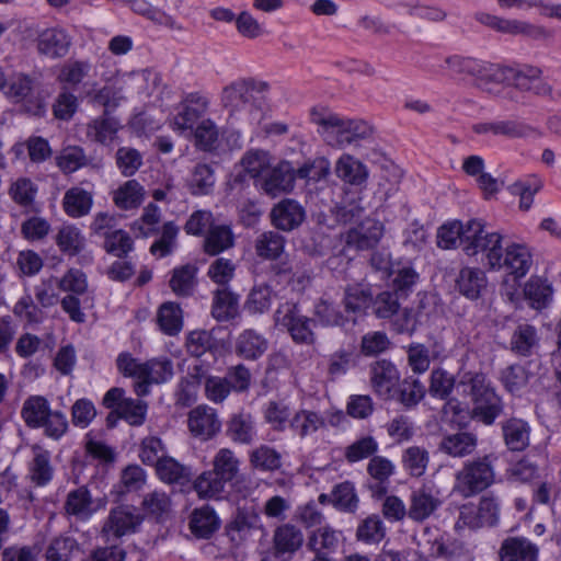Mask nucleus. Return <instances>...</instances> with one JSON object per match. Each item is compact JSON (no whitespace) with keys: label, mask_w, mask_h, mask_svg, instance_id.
I'll return each instance as SVG.
<instances>
[{"label":"nucleus","mask_w":561,"mask_h":561,"mask_svg":"<svg viewBox=\"0 0 561 561\" xmlns=\"http://www.w3.org/2000/svg\"><path fill=\"white\" fill-rule=\"evenodd\" d=\"M268 83L253 78H238L225 85L220 103L229 118L243 126H257L265 116L262 101L255 94H264Z\"/></svg>","instance_id":"f257e3e1"},{"label":"nucleus","mask_w":561,"mask_h":561,"mask_svg":"<svg viewBox=\"0 0 561 561\" xmlns=\"http://www.w3.org/2000/svg\"><path fill=\"white\" fill-rule=\"evenodd\" d=\"M309 116L319 136L333 149L358 146L373 135V128L366 122L342 116L327 106H313Z\"/></svg>","instance_id":"f03ea898"},{"label":"nucleus","mask_w":561,"mask_h":561,"mask_svg":"<svg viewBox=\"0 0 561 561\" xmlns=\"http://www.w3.org/2000/svg\"><path fill=\"white\" fill-rule=\"evenodd\" d=\"M490 90L493 96L515 100V92L548 96L552 88L542 80V70L536 66L520 64L506 66L494 64Z\"/></svg>","instance_id":"7ed1b4c3"},{"label":"nucleus","mask_w":561,"mask_h":561,"mask_svg":"<svg viewBox=\"0 0 561 561\" xmlns=\"http://www.w3.org/2000/svg\"><path fill=\"white\" fill-rule=\"evenodd\" d=\"M116 365L123 376L136 380L134 391L138 397L148 396L150 386L165 383L174 375L173 363L168 357L140 362L129 353H121L117 356Z\"/></svg>","instance_id":"20e7f679"},{"label":"nucleus","mask_w":561,"mask_h":561,"mask_svg":"<svg viewBox=\"0 0 561 561\" xmlns=\"http://www.w3.org/2000/svg\"><path fill=\"white\" fill-rule=\"evenodd\" d=\"M493 455H484L466 461L455 473L454 492L462 497H471L493 484L495 471Z\"/></svg>","instance_id":"39448f33"},{"label":"nucleus","mask_w":561,"mask_h":561,"mask_svg":"<svg viewBox=\"0 0 561 561\" xmlns=\"http://www.w3.org/2000/svg\"><path fill=\"white\" fill-rule=\"evenodd\" d=\"M460 386L471 397L476 417L491 425L502 413L503 405L486 377L483 374L467 375Z\"/></svg>","instance_id":"423d86ee"},{"label":"nucleus","mask_w":561,"mask_h":561,"mask_svg":"<svg viewBox=\"0 0 561 561\" xmlns=\"http://www.w3.org/2000/svg\"><path fill=\"white\" fill-rule=\"evenodd\" d=\"M276 325L284 328L297 344H313L316 335L312 331L313 319L301 313L299 306L293 301L280 304L275 313Z\"/></svg>","instance_id":"0eeeda50"},{"label":"nucleus","mask_w":561,"mask_h":561,"mask_svg":"<svg viewBox=\"0 0 561 561\" xmlns=\"http://www.w3.org/2000/svg\"><path fill=\"white\" fill-rule=\"evenodd\" d=\"M493 62L480 60L469 56L450 55L444 58L440 69L450 77L469 76L474 84L488 93L493 71Z\"/></svg>","instance_id":"6e6552de"},{"label":"nucleus","mask_w":561,"mask_h":561,"mask_svg":"<svg viewBox=\"0 0 561 561\" xmlns=\"http://www.w3.org/2000/svg\"><path fill=\"white\" fill-rule=\"evenodd\" d=\"M500 499L494 493L488 492L480 497L477 506L463 505L460 508L456 528L469 527L478 529L493 527L500 520Z\"/></svg>","instance_id":"1a4fd4ad"},{"label":"nucleus","mask_w":561,"mask_h":561,"mask_svg":"<svg viewBox=\"0 0 561 561\" xmlns=\"http://www.w3.org/2000/svg\"><path fill=\"white\" fill-rule=\"evenodd\" d=\"M209 99L199 92L187 93L175 107L170 127L180 134L193 131L209 108Z\"/></svg>","instance_id":"9d476101"},{"label":"nucleus","mask_w":561,"mask_h":561,"mask_svg":"<svg viewBox=\"0 0 561 561\" xmlns=\"http://www.w3.org/2000/svg\"><path fill=\"white\" fill-rule=\"evenodd\" d=\"M141 516L130 505H118L111 508L107 518L102 527V536L106 541L119 539L123 536L133 534L141 524Z\"/></svg>","instance_id":"9b49d317"},{"label":"nucleus","mask_w":561,"mask_h":561,"mask_svg":"<svg viewBox=\"0 0 561 561\" xmlns=\"http://www.w3.org/2000/svg\"><path fill=\"white\" fill-rule=\"evenodd\" d=\"M187 427L194 438L206 442L220 432L221 421L215 409L201 404L188 412Z\"/></svg>","instance_id":"f8f14e48"},{"label":"nucleus","mask_w":561,"mask_h":561,"mask_svg":"<svg viewBox=\"0 0 561 561\" xmlns=\"http://www.w3.org/2000/svg\"><path fill=\"white\" fill-rule=\"evenodd\" d=\"M35 43L36 50L41 56L60 59L69 53L72 38L66 30L55 26L41 31Z\"/></svg>","instance_id":"ddd939ff"},{"label":"nucleus","mask_w":561,"mask_h":561,"mask_svg":"<svg viewBox=\"0 0 561 561\" xmlns=\"http://www.w3.org/2000/svg\"><path fill=\"white\" fill-rule=\"evenodd\" d=\"M296 171L289 161H282L259 180L260 188L268 196L276 197L294 188Z\"/></svg>","instance_id":"4468645a"},{"label":"nucleus","mask_w":561,"mask_h":561,"mask_svg":"<svg viewBox=\"0 0 561 561\" xmlns=\"http://www.w3.org/2000/svg\"><path fill=\"white\" fill-rule=\"evenodd\" d=\"M440 505L438 491L433 486L423 484L411 491L408 517L413 522L422 523L432 516Z\"/></svg>","instance_id":"2eb2a0df"},{"label":"nucleus","mask_w":561,"mask_h":561,"mask_svg":"<svg viewBox=\"0 0 561 561\" xmlns=\"http://www.w3.org/2000/svg\"><path fill=\"white\" fill-rule=\"evenodd\" d=\"M98 510L99 504L85 485L69 491L64 503L65 515L77 522H87Z\"/></svg>","instance_id":"dca6fc26"},{"label":"nucleus","mask_w":561,"mask_h":561,"mask_svg":"<svg viewBox=\"0 0 561 561\" xmlns=\"http://www.w3.org/2000/svg\"><path fill=\"white\" fill-rule=\"evenodd\" d=\"M400 375L396 366L386 359L377 360L370 366V383L374 391L382 399L393 398Z\"/></svg>","instance_id":"f3484780"},{"label":"nucleus","mask_w":561,"mask_h":561,"mask_svg":"<svg viewBox=\"0 0 561 561\" xmlns=\"http://www.w3.org/2000/svg\"><path fill=\"white\" fill-rule=\"evenodd\" d=\"M473 130L477 134H492L493 136H503L508 139L541 135L536 127L513 119L479 123L473 126Z\"/></svg>","instance_id":"a211bd4d"},{"label":"nucleus","mask_w":561,"mask_h":561,"mask_svg":"<svg viewBox=\"0 0 561 561\" xmlns=\"http://www.w3.org/2000/svg\"><path fill=\"white\" fill-rule=\"evenodd\" d=\"M334 173L343 183L356 187L365 185L369 176L367 165L350 153H343L337 158Z\"/></svg>","instance_id":"6ab92c4d"},{"label":"nucleus","mask_w":561,"mask_h":561,"mask_svg":"<svg viewBox=\"0 0 561 561\" xmlns=\"http://www.w3.org/2000/svg\"><path fill=\"white\" fill-rule=\"evenodd\" d=\"M383 234V225L366 219L346 233V243L357 250H368L378 244Z\"/></svg>","instance_id":"aec40b11"},{"label":"nucleus","mask_w":561,"mask_h":561,"mask_svg":"<svg viewBox=\"0 0 561 561\" xmlns=\"http://www.w3.org/2000/svg\"><path fill=\"white\" fill-rule=\"evenodd\" d=\"M273 225L284 231H290L301 225L305 210L294 199H284L275 205L271 211Z\"/></svg>","instance_id":"412c9836"},{"label":"nucleus","mask_w":561,"mask_h":561,"mask_svg":"<svg viewBox=\"0 0 561 561\" xmlns=\"http://www.w3.org/2000/svg\"><path fill=\"white\" fill-rule=\"evenodd\" d=\"M539 549L525 537H508L500 549L501 561H537Z\"/></svg>","instance_id":"4be33fe9"},{"label":"nucleus","mask_w":561,"mask_h":561,"mask_svg":"<svg viewBox=\"0 0 561 561\" xmlns=\"http://www.w3.org/2000/svg\"><path fill=\"white\" fill-rule=\"evenodd\" d=\"M121 128L122 125L117 118L103 114L88 123L87 137L91 141L108 146L116 139Z\"/></svg>","instance_id":"5701e85b"},{"label":"nucleus","mask_w":561,"mask_h":561,"mask_svg":"<svg viewBox=\"0 0 561 561\" xmlns=\"http://www.w3.org/2000/svg\"><path fill=\"white\" fill-rule=\"evenodd\" d=\"M486 284L485 273L479 267H462L456 278V288L469 299H478Z\"/></svg>","instance_id":"b1692460"},{"label":"nucleus","mask_w":561,"mask_h":561,"mask_svg":"<svg viewBox=\"0 0 561 561\" xmlns=\"http://www.w3.org/2000/svg\"><path fill=\"white\" fill-rule=\"evenodd\" d=\"M492 30L502 34L513 36L522 35L533 39L546 38L550 35L543 26L535 25L526 21L505 19L502 16H496Z\"/></svg>","instance_id":"393cba45"},{"label":"nucleus","mask_w":561,"mask_h":561,"mask_svg":"<svg viewBox=\"0 0 561 561\" xmlns=\"http://www.w3.org/2000/svg\"><path fill=\"white\" fill-rule=\"evenodd\" d=\"M305 537L300 528L291 524H283L275 528L273 534L274 554L296 552L304 543Z\"/></svg>","instance_id":"a878e982"},{"label":"nucleus","mask_w":561,"mask_h":561,"mask_svg":"<svg viewBox=\"0 0 561 561\" xmlns=\"http://www.w3.org/2000/svg\"><path fill=\"white\" fill-rule=\"evenodd\" d=\"M478 445V438L469 432H459L446 435L439 443V450L455 458H463L471 455Z\"/></svg>","instance_id":"bb28decb"},{"label":"nucleus","mask_w":561,"mask_h":561,"mask_svg":"<svg viewBox=\"0 0 561 561\" xmlns=\"http://www.w3.org/2000/svg\"><path fill=\"white\" fill-rule=\"evenodd\" d=\"M342 302L345 314L355 318L356 322L357 318L365 314L371 305L373 296L368 289L359 285H348L344 289Z\"/></svg>","instance_id":"cd10ccee"},{"label":"nucleus","mask_w":561,"mask_h":561,"mask_svg":"<svg viewBox=\"0 0 561 561\" xmlns=\"http://www.w3.org/2000/svg\"><path fill=\"white\" fill-rule=\"evenodd\" d=\"M324 426V417L320 413L307 409L297 411L289 421V428L301 439L312 436Z\"/></svg>","instance_id":"c85d7f7f"},{"label":"nucleus","mask_w":561,"mask_h":561,"mask_svg":"<svg viewBox=\"0 0 561 561\" xmlns=\"http://www.w3.org/2000/svg\"><path fill=\"white\" fill-rule=\"evenodd\" d=\"M157 476L168 484L184 486L191 482V468L182 465L172 457L165 456L156 466Z\"/></svg>","instance_id":"c756f323"},{"label":"nucleus","mask_w":561,"mask_h":561,"mask_svg":"<svg viewBox=\"0 0 561 561\" xmlns=\"http://www.w3.org/2000/svg\"><path fill=\"white\" fill-rule=\"evenodd\" d=\"M227 434L234 443L252 444L256 437L253 416L245 412L233 414L227 424Z\"/></svg>","instance_id":"7c9ffc66"},{"label":"nucleus","mask_w":561,"mask_h":561,"mask_svg":"<svg viewBox=\"0 0 561 561\" xmlns=\"http://www.w3.org/2000/svg\"><path fill=\"white\" fill-rule=\"evenodd\" d=\"M113 202L122 210L138 208L146 195L145 187L136 180H128L112 193Z\"/></svg>","instance_id":"2f4dec72"},{"label":"nucleus","mask_w":561,"mask_h":561,"mask_svg":"<svg viewBox=\"0 0 561 561\" xmlns=\"http://www.w3.org/2000/svg\"><path fill=\"white\" fill-rule=\"evenodd\" d=\"M268 342L253 329H247L236 341V353L245 359H256L267 350Z\"/></svg>","instance_id":"473e14b6"},{"label":"nucleus","mask_w":561,"mask_h":561,"mask_svg":"<svg viewBox=\"0 0 561 561\" xmlns=\"http://www.w3.org/2000/svg\"><path fill=\"white\" fill-rule=\"evenodd\" d=\"M314 321L323 327H345L355 324V318L348 317L332 301L321 298L314 304Z\"/></svg>","instance_id":"72a5a7b5"},{"label":"nucleus","mask_w":561,"mask_h":561,"mask_svg":"<svg viewBox=\"0 0 561 561\" xmlns=\"http://www.w3.org/2000/svg\"><path fill=\"white\" fill-rule=\"evenodd\" d=\"M505 445L510 450L522 451L529 445L530 427L520 419H510L502 424Z\"/></svg>","instance_id":"f704fd0d"},{"label":"nucleus","mask_w":561,"mask_h":561,"mask_svg":"<svg viewBox=\"0 0 561 561\" xmlns=\"http://www.w3.org/2000/svg\"><path fill=\"white\" fill-rule=\"evenodd\" d=\"M227 482L211 469L202 472L193 482V489L202 500H220L226 492Z\"/></svg>","instance_id":"c9c22d12"},{"label":"nucleus","mask_w":561,"mask_h":561,"mask_svg":"<svg viewBox=\"0 0 561 561\" xmlns=\"http://www.w3.org/2000/svg\"><path fill=\"white\" fill-rule=\"evenodd\" d=\"M531 265V255L519 244H512L503 250L501 268L505 267L515 277H523Z\"/></svg>","instance_id":"e433bc0d"},{"label":"nucleus","mask_w":561,"mask_h":561,"mask_svg":"<svg viewBox=\"0 0 561 561\" xmlns=\"http://www.w3.org/2000/svg\"><path fill=\"white\" fill-rule=\"evenodd\" d=\"M92 205V193L81 187H71L64 195L62 207L69 217L80 218L88 215Z\"/></svg>","instance_id":"4c0bfd02"},{"label":"nucleus","mask_w":561,"mask_h":561,"mask_svg":"<svg viewBox=\"0 0 561 561\" xmlns=\"http://www.w3.org/2000/svg\"><path fill=\"white\" fill-rule=\"evenodd\" d=\"M28 474L31 481L37 486H44L51 481L54 469L47 450L38 446L33 447V459L28 465Z\"/></svg>","instance_id":"58836bf2"},{"label":"nucleus","mask_w":561,"mask_h":561,"mask_svg":"<svg viewBox=\"0 0 561 561\" xmlns=\"http://www.w3.org/2000/svg\"><path fill=\"white\" fill-rule=\"evenodd\" d=\"M492 232L493 231L485 229V224L481 219H470L466 221L462 237V251L465 254L468 256H477L479 249H481V245Z\"/></svg>","instance_id":"ea45409f"},{"label":"nucleus","mask_w":561,"mask_h":561,"mask_svg":"<svg viewBox=\"0 0 561 561\" xmlns=\"http://www.w3.org/2000/svg\"><path fill=\"white\" fill-rule=\"evenodd\" d=\"M219 527V520L215 511L208 506L195 508L190 519L191 531L201 538L210 537Z\"/></svg>","instance_id":"a19ab883"},{"label":"nucleus","mask_w":561,"mask_h":561,"mask_svg":"<svg viewBox=\"0 0 561 561\" xmlns=\"http://www.w3.org/2000/svg\"><path fill=\"white\" fill-rule=\"evenodd\" d=\"M157 322L164 334L169 336L178 335L183 328L182 309L172 301L162 304L157 313Z\"/></svg>","instance_id":"79ce46f5"},{"label":"nucleus","mask_w":561,"mask_h":561,"mask_svg":"<svg viewBox=\"0 0 561 561\" xmlns=\"http://www.w3.org/2000/svg\"><path fill=\"white\" fill-rule=\"evenodd\" d=\"M185 348L191 356L201 357L206 353L216 352L218 343L211 331L197 329L186 334Z\"/></svg>","instance_id":"37998d69"},{"label":"nucleus","mask_w":561,"mask_h":561,"mask_svg":"<svg viewBox=\"0 0 561 561\" xmlns=\"http://www.w3.org/2000/svg\"><path fill=\"white\" fill-rule=\"evenodd\" d=\"M49 412V403L44 397L32 396L24 401L21 416L28 427L38 428L44 424Z\"/></svg>","instance_id":"c03bdc74"},{"label":"nucleus","mask_w":561,"mask_h":561,"mask_svg":"<svg viewBox=\"0 0 561 561\" xmlns=\"http://www.w3.org/2000/svg\"><path fill=\"white\" fill-rule=\"evenodd\" d=\"M213 471L227 483L237 479L240 470V460L233 450L220 448L213 458Z\"/></svg>","instance_id":"a18cd8bd"},{"label":"nucleus","mask_w":561,"mask_h":561,"mask_svg":"<svg viewBox=\"0 0 561 561\" xmlns=\"http://www.w3.org/2000/svg\"><path fill=\"white\" fill-rule=\"evenodd\" d=\"M391 277V286L400 296H408L417 284L420 275L410 264L397 263L388 273Z\"/></svg>","instance_id":"49530a36"},{"label":"nucleus","mask_w":561,"mask_h":561,"mask_svg":"<svg viewBox=\"0 0 561 561\" xmlns=\"http://www.w3.org/2000/svg\"><path fill=\"white\" fill-rule=\"evenodd\" d=\"M59 250L67 255L78 254L85 245V238L75 225H64L55 237Z\"/></svg>","instance_id":"de8ad7c7"},{"label":"nucleus","mask_w":561,"mask_h":561,"mask_svg":"<svg viewBox=\"0 0 561 561\" xmlns=\"http://www.w3.org/2000/svg\"><path fill=\"white\" fill-rule=\"evenodd\" d=\"M538 343L539 336L536 328L529 324H519L512 335L511 350L519 356H529Z\"/></svg>","instance_id":"09e8293b"},{"label":"nucleus","mask_w":561,"mask_h":561,"mask_svg":"<svg viewBox=\"0 0 561 561\" xmlns=\"http://www.w3.org/2000/svg\"><path fill=\"white\" fill-rule=\"evenodd\" d=\"M240 163L244 172L256 180L257 185L259 180L264 176L271 167V158L265 150L251 149L243 154Z\"/></svg>","instance_id":"8fccbe9b"},{"label":"nucleus","mask_w":561,"mask_h":561,"mask_svg":"<svg viewBox=\"0 0 561 561\" xmlns=\"http://www.w3.org/2000/svg\"><path fill=\"white\" fill-rule=\"evenodd\" d=\"M13 314L26 327L39 324L45 319V312L38 307L30 294L21 296L12 308Z\"/></svg>","instance_id":"3c124183"},{"label":"nucleus","mask_w":561,"mask_h":561,"mask_svg":"<svg viewBox=\"0 0 561 561\" xmlns=\"http://www.w3.org/2000/svg\"><path fill=\"white\" fill-rule=\"evenodd\" d=\"M234 238L228 226H213L204 241L205 252L217 255L233 245Z\"/></svg>","instance_id":"603ef678"},{"label":"nucleus","mask_w":561,"mask_h":561,"mask_svg":"<svg viewBox=\"0 0 561 561\" xmlns=\"http://www.w3.org/2000/svg\"><path fill=\"white\" fill-rule=\"evenodd\" d=\"M428 451L420 446H410L402 454L403 469L412 477H422L428 466Z\"/></svg>","instance_id":"864d4df0"},{"label":"nucleus","mask_w":561,"mask_h":561,"mask_svg":"<svg viewBox=\"0 0 561 561\" xmlns=\"http://www.w3.org/2000/svg\"><path fill=\"white\" fill-rule=\"evenodd\" d=\"M238 313V299L227 289L215 291L211 314L217 321H228Z\"/></svg>","instance_id":"5fc2aeb1"},{"label":"nucleus","mask_w":561,"mask_h":561,"mask_svg":"<svg viewBox=\"0 0 561 561\" xmlns=\"http://www.w3.org/2000/svg\"><path fill=\"white\" fill-rule=\"evenodd\" d=\"M358 496L355 486L350 481L336 484L331 493V503L340 511L354 513L358 507Z\"/></svg>","instance_id":"6e6d98bb"},{"label":"nucleus","mask_w":561,"mask_h":561,"mask_svg":"<svg viewBox=\"0 0 561 561\" xmlns=\"http://www.w3.org/2000/svg\"><path fill=\"white\" fill-rule=\"evenodd\" d=\"M284 244L285 240L279 233L267 231L255 240V252L264 260H275L282 254Z\"/></svg>","instance_id":"4d7b16f0"},{"label":"nucleus","mask_w":561,"mask_h":561,"mask_svg":"<svg viewBox=\"0 0 561 561\" xmlns=\"http://www.w3.org/2000/svg\"><path fill=\"white\" fill-rule=\"evenodd\" d=\"M386 536V528L378 515L363 519L356 529V539L367 545L378 543Z\"/></svg>","instance_id":"13d9d810"},{"label":"nucleus","mask_w":561,"mask_h":561,"mask_svg":"<svg viewBox=\"0 0 561 561\" xmlns=\"http://www.w3.org/2000/svg\"><path fill=\"white\" fill-rule=\"evenodd\" d=\"M197 148L211 151L216 148L219 138L218 127L210 118H203L193 129Z\"/></svg>","instance_id":"bf43d9fd"},{"label":"nucleus","mask_w":561,"mask_h":561,"mask_svg":"<svg viewBox=\"0 0 561 561\" xmlns=\"http://www.w3.org/2000/svg\"><path fill=\"white\" fill-rule=\"evenodd\" d=\"M250 463L262 471H275L282 466L280 454L267 445L253 449L249 456Z\"/></svg>","instance_id":"052dcab7"},{"label":"nucleus","mask_w":561,"mask_h":561,"mask_svg":"<svg viewBox=\"0 0 561 561\" xmlns=\"http://www.w3.org/2000/svg\"><path fill=\"white\" fill-rule=\"evenodd\" d=\"M526 298L535 309L545 308L551 300L552 289L547 280L539 277H531L525 285Z\"/></svg>","instance_id":"680f3d73"},{"label":"nucleus","mask_w":561,"mask_h":561,"mask_svg":"<svg viewBox=\"0 0 561 561\" xmlns=\"http://www.w3.org/2000/svg\"><path fill=\"white\" fill-rule=\"evenodd\" d=\"M465 228L466 222L459 220L444 224L437 231V245L445 250L462 248Z\"/></svg>","instance_id":"e2e57ef3"},{"label":"nucleus","mask_w":561,"mask_h":561,"mask_svg":"<svg viewBox=\"0 0 561 561\" xmlns=\"http://www.w3.org/2000/svg\"><path fill=\"white\" fill-rule=\"evenodd\" d=\"M394 468L396 467L392 461L382 456H374L369 460L367 465V472L379 483L377 485L378 493H386L387 488L383 484L388 482L389 478L394 473Z\"/></svg>","instance_id":"0e129e2a"},{"label":"nucleus","mask_w":561,"mask_h":561,"mask_svg":"<svg viewBox=\"0 0 561 561\" xmlns=\"http://www.w3.org/2000/svg\"><path fill=\"white\" fill-rule=\"evenodd\" d=\"M37 186L27 178H19L9 185L8 194L19 206H30L36 196Z\"/></svg>","instance_id":"69168bd1"},{"label":"nucleus","mask_w":561,"mask_h":561,"mask_svg":"<svg viewBox=\"0 0 561 561\" xmlns=\"http://www.w3.org/2000/svg\"><path fill=\"white\" fill-rule=\"evenodd\" d=\"M215 185L213 169L205 163L197 164L190 180V188L195 195L209 194Z\"/></svg>","instance_id":"338daca9"},{"label":"nucleus","mask_w":561,"mask_h":561,"mask_svg":"<svg viewBox=\"0 0 561 561\" xmlns=\"http://www.w3.org/2000/svg\"><path fill=\"white\" fill-rule=\"evenodd\" d=\"M78 548L76 539L70 536L54 538L46 551L47 561H69L75 549Z\"/></svg>","instance_id":"774afa93"}]
</instances>
